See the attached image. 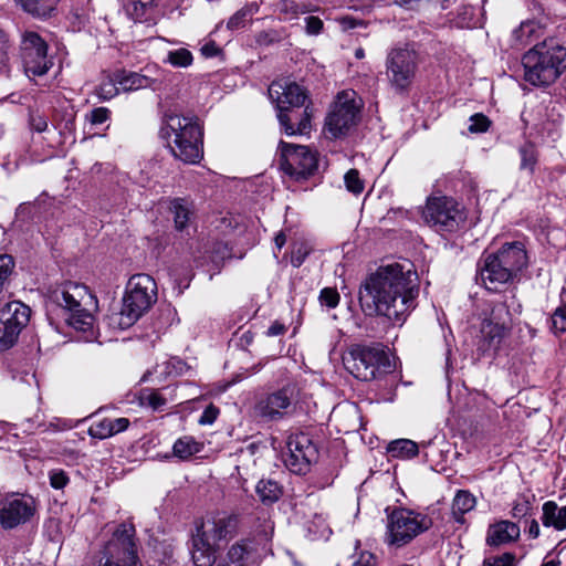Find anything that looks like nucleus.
Masks as SVG:
<instances>
[{
  "instance_id": "obj_1",
  "label": "nucleus",
  "mask_w": 566,
  "mask_h": 566,
  "mask_svg": "<svg viewBox=\"0 0 566 566\" xmlns=\"http://www.w3.org/2000/svg\"><path fill=\"white\" fill-rule=\"evenodd\" d=\"M418 275L403 264L392 263L381 266L370 275L359 291V302L368 315L386 316L401 326L416 307Z\"/></svg>"
},
{
  "instance_id": "obj_2",
  "label": "nucleus",
  "mask_w": 566,
  "mask_h": 566,
  "mask_svg": "<svg viewBox=\"0 0 566 566\" xmlns=\"http://www.w3.org/2000/svg\"><path fill=\"white\" fill-rule=\"evenodd\" d=\"M240 530L239 516L228 512L208 513L192 532L191 557L196 566H212L216 554L233 539Z\"/></svg>"
},
{
  "instance_id": "obj_3",
  "label": "nucleus",
  "mask_w": 566,
  "mask_h": 566,
  "mask_svg": "<svg viewBox=\"0 0 566 566\" xmlns=\"http://www.w3.org/2000/svg\"><path fill=\"white\" fill-rule=\"evenodd\" d=\"M160 132L175 158L185 164H198L202 159V128L196 117L166 113Z\"/></svg>"
},
{
  "instance_id": "obj_4",
  "label": "nucleus",
  "mask_w": 566,
  "mask_h": 566,
  "mask_svg": "<svg viewBox=\"0 0 566 566\" xmlns=\"http://www.w3.org/2000/svg\"><path fill=\"white\" fill-rule=\"evenodd\" d=\"M269 96L276 105L277 119L286 135H304L311 129L307 107L302 113L290 111L303 106L306 99V94L298 84L286 78L274 81L269 87Z\"/></svg>"
},
{
  "instance_id": "obj_5",
  "label": "nucleus",
  "mask_w": 566,
  "mask_h": 566,
  "mask_svg": "<svg viewBox=\"0 0 566 566\" xmlns=\"http://www.w3.org/2000/svg\"><path fill=\"white\" fill-rule=\"evenodd\" d=\"M522 63L528 83L548 85L566 69V46L556 39H546L527 51Z\"/></svg>"
},
{
  "instance_id": "obj_6",
  "label": "nucleus",
  "mask_w": 566,
  "mask_h": 566,
  "mask_svg": "<svg viewBox=\"0 0 566 566\" xmlns=\"http://www.w3.org/2000/svg\"><path fill=\"white\" fill-rule=\"evenodd\" d=\"M52 301L65 313V321L76 331L92 328L97 301L88 289L80 283L66 282L52 292Z\"/></svg>"
},
{
  "instance_id": "obj_7",
  "label": "nucleus",
  "mask_w": 566,
  "mask_h": 566,
  "mask_svg": "<svg viewBox=\"0 0 566 566\" xmlns=\"http://www.w3.org/2000/svg\"><path fill=\"white\" fill-rule=\"evenodd\" d=\"M157 285L148 274L133 275L125 289L118 325L125 329L134 325L156 302Z\"/></svg>"
},
{
  "instance_id": "obj_8",
  "label": "nucleus",
  "mask_w": 566,
  "mask_h": 566,
  "mask_svg": "<svg viewBox=\"0 0 566 566\" xmlns=\"http://www.w3.org/2000/svg\"><path fill=\"white\" fill-rule=\"evenodd\" d=\"M512 331V319L506 302H496L482 313L475 345L482 354L495 353Z\"/></svg>"
},
{
  "instance_id": "obj_9",
  "label": "nucleus",
  "mask_w": 566,
  "mask_h": 566,
  "mask_svg": "<svg viewBox=\"0 0 566 566\" xmlns=\"http://www.w3.org/2000/svg\"><path fill=\"white\" fill-rule=\"evenodd\" d=\"M343 364L348 373L363 381L377 379L391 368L387 354L379 348L353 346L344 356Z\"/></svg>"
},
{
  "instance_id": "obj_10",
  "label": "nucleus",
  "mask_w": 566,
  "mask_h": 566,
  "mask_svg": "<svg viewBox=\"0 0 566 566\" xmlns=\"http://www.w3.org/2000/svg\"><path fill=\"white\" fill-rule=\"evenodd\" d=\"M418 70V54L408 46L391 49L386 57V75L391 87L406 92L412 84Z\"/></svg>"
},
{
  "instance_id": "obj_11",
  "label": "nucleus",
  "mask_w": 566,
  "mask_h": 566,
  "mask_svg": "<svg viewBox=\"0 0 566 566\" xmlns=\"http://www.w3.org/2000/svg\"><path fill=\"white\" fill-rule=\"evenodd\" d=\"M359 116V104L354 91L338 93L325 120V130L332 138H338L356 125Z\"/></svg>"
},
{
  "instance_id": "obj_12",
  "label": "nucleus",
  "mask_w": 566,
  "mask_h": 566,
  "mask_svg": "<svg viewBox=\"0 0 566 566\" xmlns=\"http://www.w3.org/2000/svg\"><path fill=\"white\" fill-rule=\"evenodd\" d=\"M133 535L132 526L119 525L104 547L97 566H137L138 556Z\"/></svg>"
},
{
  "instance_id": "obj_13",
  "label": "nucleus",
  "mask_w": 566,
  "mask_h": 566,
  "mask_svg": "<svg viewBox=\"0 0 566 566\" xmlns=\"http://www.w3.org/2000/svg\"><path fill=\"white\" fill-rule=\"evenodd\" d=\"M281 169L295 180H304L317 169V156L307 146L280 143Z\"/></svg>"
},
{
  "instance_id": "obj_14",
  "label": "nucleus",
  "mask_w": 566,
  "mask_h": 566,
  "mask_svg": "<svg viewBox=\"0 0 566 566\" xmlns=\"http://www.w3.org/2000/svg\"><path fill=\"white\" fill-rule=\"evenodd\" d=\"M427 224L437 231H454L463 221L462 211L455 200L448 197H430L422 211Z\"/></svg>"
},
{
  "instance_id": "obj_15",
  "label": "nucleus",
  "mask_w": 566,
  "mask_h": 566,
  "mask_svg": "<svg viewBox=\"0 0 566 566\" xmlns=\"http://www.w3.org/2000/svg\"><path fill=\"white\" fill-rule=\"evenodd\" d=\"M286 448L287 452L284 455V464L295 474H306L311 465L317 461V446L306 432L290 434L286 441Z\"/></svg>"
},
{
  "instance_id": "obj_16",
  "label": "nucleus",
  "mask_w": 566,
  "mask_h": 566,
  "mask_svg": "<svg viewBox=\"0 0 566 566\" xmlns=\"http://www.w3.org/2000/svg\"><path fill=\"white\" fill-rule=\"evenodd\" d=\"M429 527L424 516L409 510H396L388 525L390 543L403 545Z\"/></svg>"
},
{
  "instance_id": "obj_17",
  "label": "nucleus",
  "mask_w": 566,
  "mask_h": 566,
  "mask_svg": "<svg viewBox=\"0 0 566 566\" xmlns=\"http://www.w3.org/2000/svg\"><path fill=\"white\" fill-rule=\"evenodd\" d=\"M46 53L48 45L38 33L28 31L23 34L22 59L28 76L44 75L52 67L53 62Z\"/></svg>"
},
{
  "instance_id": "obj_18",
  "label": "nucleus",
  "mask_w": 566,
  "mask_h": 566,
  "mask_svg": "<svg viewBox=\"0 0 566 566\" xmlns=\"http://www.w3.org/2000/svg\"><path fill=\"white\" fill-rule=\"evenodd\" d=\"M35 512V501L31 496L12 495L0 501V524L11 530L27 523Z\"/></svg>"
},
{
  "instance_id": "obj_19",
  "label": "nucleus",
  "mask_w": 566,
  "mask_h": 566,
  "mask_svg": "<svg viewBox=\"0 0 566 566\" xmlns=\"http://www.w3.org/2000/svg\"><path fill=\"white\" fill-rule=\"evenodd\" d=\"M293 398V388L283 387L261 397L255 403L254 413L263 420L277 421L289 413Z\"/></svg>"
},
{
  "instance_id": "obj_20",
  "label": "nucleus",
  "mask_w": 566,
  "mask_h": 566,
  "mask_svg": "<svg viewBox=\"0 0 566 566\" xmlns=\"http://www.w3.org/2000/svg\"><path fill=\"white\" fill-rule=\"evenodd\" d=\"M259 559V542L242 538L233 543L223 556L216 558L214 566H255Z\"/></svg>"
},
{
  "instance_id": "obj_21",
  "label": "nucleus",
  "mask_w": 566,
  "mask_h": 566,
  "mask_svg": "<svg viewBox=\"0 0 566 566\" xmlns=\"http://www.w3.org/2000/svg\"><path fill=\"white\" fill-rule=\"evenodd\" d=\"M494 253L483 255L479 268V274L482 284L489 291H497L502 285L513 281L511 272L501 262Z\"/></svg>"
},
{
  "instance_id": "obj_22",
  "label": "nucleus",
  "mask_w": 566,
  "mask_h": 566,
  "mask_svg": "<svg viewBox=\"0 0 566 566\" xmlns=\"http://www.w3.org/2000/svg\"><path fill=\"white\" fill-rule=\"evenodd\" d=\"M494 254L513 277L527 265V253L521 242L505 243Z\"/></svg>"
},
{
  "instance_id": "obj_23",
  "label": "nucleus",
  "mask_w": 566,
  "mask_h": 566,
  "mask_svg": "<svg viewBox=\"0 0 566 566\" xmlns=\"http://www.w3.org/2000/svg\"><path fill=\"white\" fill-rule=\"evenodd\" d=\"M521 530L511 521H499L488 528L485 542L489 546L499 547L511 544L520 538Z\"/></svg>"
},
{
  "instance_id": "obj_24",
  "label": "nucleus",
  "mask_w": 566,
  "mask_h": 566,
  "mask_svg": "<svg viewBox=\"0 0 566 566\" xmlns=\"http://www.w3.org/2000/svg\"><path fill=\"white\" fill-rule=\"evenodd\" d=\"M160 0H124V10L135 22L154 21L158 15Z\"/></svg>"
},
{
  "instance_id": "obj_25",
  "label": "nucleus",
  "mask_w": 566,
  "mask_h": 566,
  "mask_svg": "<svg viewBox=\"0 0 566 566\" xmlns=\"http://www.w3.org/2000/svg\"><path fill=\"white\" fill-rule=\"evenodd\" d=\"M129 426L127 418H104L94 420L88 428V434L95 439H107L114 434L125 431Z\"/></svg>"
},
{
  "instance_id": "obj_26",
  "label": "nucleus",
  "mask_w": 566,
  "mask_h": 566,
  "mask_svg": "<svg viewBox=\"0 0 566 566\" xmlns=\"http://www.w3.org/2000/svg\"><path fill=\"white\" fill-rule=\"evenodd\" d=\"M31 310L25 304L14 301L0 311L1 324H9L22 331L30 319Z\"/></svg>"
},
{
  "instance_id": "obj_27",
  "label": "nucleus",
  "mask_w": 566,
  "mask_h": 566,
  "mask_svg": "<svg viewBox=\"0 0 566 566\" xmlns=\"http://www.w3.org/2000/svg\"><path fill=\"white\" fill-rule=\"evenodd\" d=\"M542 524L555 531L566 530V505L559 506L554 501H546L542 506Z\"/></svg>"
},
{
  "instance_id": "obj_28",
  "label": "nucleus",
  "mask_w": 566,
  "mask_h": 566,
  "mask_svg": "<svg viewBox=\"0 0 566 566\" xmlns=\"http://www.w3.org/2000/svg\"><path fill=\"white\" fill-rule=\"evenodd\" d=\"M61 0H14L25 13L36 19H48L55 12Z\"/></svg>"
},
{
  "instance_id": "obj_29",
  "label": "nucleus",
  "mask_w": 566,
  "mask_h": 566,
  "mask_svg": "<svg viewBox=\"0 0 566 566\" xmlns=\"http://www.w3.org/2000/svg\"><path fill=\"white\" fill-rule=\"evenodd\" d=\"M542 34L541 25L535 21H525L512 32V45L525 46L537 40Z\"/></svg>"
},
{
  "instance_id": "obj_30",
  "label": "nucleus",
  "mask_w": 566,
  "mask_h": 566,
  "mask_svg": "<svg viewBox=\"0 0 566 566\" xmlns=\"http://www.w3.org/2000/svg\"><path fill=\"white\" fill-rule=\"evenodd\" d=\"M203 450V443L191 436H184L177 439L172 446V454L179 460H189L191 457Z\"/></svg>"
},
{
  "instance_id": "obj_31",
  "label": "nucleus",
  "mask_w": 566,
  "mask_h": 566,
  "mask_svg": "<svg viewBox=\"0 0 566 566\" xmlns=\"http://www.w3.org/2000/svg\"><path fill=\"white\" fill-rule=\"evenodd\" d=\"M119 91L130 92L150 85V78L136 72L122 71L116 73Z\"/></svg>"
},
{
  "instance_id": "obj_32",
  "label": "nucleus",
  "mask_w": 566,
  "mask_h": 566,
  "mask_svg": "<svg viewBox=\"0 0 566 566\" xmlns=\"http://www.w3.org/2000/svg\"><path fill=\"white\" fill-rule=\"evenodd\" d=\"M24 426V431L29 432H32L33 429H39L42 432H57L69 428V424L64 420L54 418L53 420L46 422L43 419H40L39 415H35L33 419H27Z\"/></svg>"
},
{
  "instance_id": "obj_33",
  "label": "nucleus",
  "mask_w": 566,
  "mask_h": 566,
  "mask_svg": "<svg viewBox=\"0 0 566 566\" xmlns=\"http://www.w3.org/2000/svg\"><path fill=\"white\" fill-rule=\"evenodd\" d=\"M475 506V497L469 491H459L452 503V514L457 521H461L462 516L473 510Z\"/></svg>"
},
{
  "instance_id": "obj_34",
  "label": "nucleus",
  "mask_w": 566,
  "mask_h": 566,
  "mask_svg": "<svg viewBox=\"0 0 566 566\" xmlns=\"http://www.w3.org/2000/svg\"><path fill=\"white\" fill-rule=\"evenodd\" d=\"M255 491L263 503L276 502L282 494L279 483L271 479L260 480L255 486Z\"/></svg>"
},
{
  "instance_id": "obj_35",
  "label": "nucleus",
  "mask_w": 566,
  "mask_h": 566,
  "mask_svg": "<svg viewBox=\"0 0 566 566\" xmlns=\"http://www.w3.org/2000/svg\"><path fill=\"white\" fill-rule=\"evenodd\" d=\"M388 452L394 458L409 459L418 453V444L409 439H399L389 443Z\"/></svg>"
},
{
  "instance_id": "obj_36",
  "label": "nucleus",
  "mask_w": 566,
  "mask_h": 566,
  "mask_svg": "<svg viewBox=\"0 0 566 566\" xmlns=\"http://www.w3.org/2000/svg\"><path fill=\"white\" fill-rule=\"evenodd\" d=\"M176 228L182 230L189 222L191 211L186 200L177 198L170 203Z\"/></svg>"
},
{
  "instance_id": "obj_37",
  "label": "nucleus",
  "mask_w": 566,
  "mask_h": 566,
  "mask_svg": "<svg viewBox=\"0 0 566 566\" xmlns=\"http://www.w3.org/2000/svg\"><path fill=\"white\" fill-rule=\"evenodd\" d=\"M164 62L169 63L174 67H188L192 64L193 56L189 50L180 48L169 51Z\"/></svg>"
},
{
  "instance_id": "obj_38",
  "label": "nucleus",
  "mask_w": 566,
  "mask_h": 566,
  "mask_svg": "<svg viewBox=\"0 0 566 566\" xmlns=\"http://www.w3.org/2000/svg\"><path fill=\"white\" fill-rule=\"evenodd\" d=\"M95 93L97 97L103 101H107L116 96L119 93L117 75L115 74L114 76L103 78L96 87Z\"/></svg>"
},
{
  "instance_id": "obj_39",
  "label": "nucleus",
  "mask_w": 566,
  "mask_h": 566,
  "mask_svg": "<svg viewBox=\"0 0 566 566\" xmlns=\"http://www.w3.org/2000/svg\"><path fill=\"white\" fill-rule=\"evenodd\" d=\"M521 155V169H526L533 172L537 161L536 150L533 145L527 144L520 148Z\"/></svg>"
},
{
  "instance_id": "obj_40",
  "label": "nucleus",
  "mask_w": 566,
  "mask_h": 566,
  "mask_svg": "<svg viewBox=\"0 0 566 566\" xmlns=\"http://www.w3.org/2000/svg\"><path fill=\"white\" fill-rule=\"evenodd\" d=\"M14 260L11 255H0V292L2 291L4 284L9 281L14 270Z\"/></svg>"
},
{
  "instance_id": "obj_41",
  "label": "nucleus",
  "mask_w": 566,
  "mask_h": 566,
  "mask_svg": "<svg viewBox=\"0 0 566 566\" xmlns=\"http://www.w3.org/2000/svg\"><path fill=\"white\" fill-rule=\"evenodd\" d=\"M344 181L348 191L358 195L364 190V182L359 178V172L356 169L348 170L344 176Z\"/></svg>"
},
{
  "instance_id": "obj_42",
  "label": "nucleus",
  "mask_w": 566,
  "mask_h": 566,
  "mask_svg": "<svg viewBox=\"0 0 566 566\" xmlns=\"http://www.w3.org/2000/svg\"><path fill=\"white\" fill-rule=\"evenodd\" d=\"M532 510V501L528 496H518L512 507V516L514 518H523L530 514Z\"/></svg>"
},
{
  "instance_id": "obj_43",
  "label": "nucleus",
  "mask_w": 566,
  "mask_h": 566,
  "mask_svg": "<svg viewBox=\"0 0 566 566\" xmlns=\"http://www.w3.org/2000/svg\"><path fill=\"white\" fill-rule=\"evenodd\" d=\"M145 400L155 411H160L168 402V398L165 392L161 391H150L145 396Z\"/></svg>"
},
{
  "instance_id": "obj_44",
  "label": "nucleus",
  "mask_w": 566,
  "mask_h": 566,
  "mask_svg": "<svg viewBox=\"0 0 566 566\" xmlns=\"http://www.w3.org/2000/svg\"><path fill=\"white\" fill-rule=\"evenodd\" d=\"M310 247L306 243H298L293 247L291 253V263L294 268H298L310 254Z\"/></svg>"
},
{
  "instance_id": "obj_45",
  "label": "nucleus",
  "mask_w": 566,
  "mask_h": 566,
  "mask_svg": "<svg viewBox=\"0 0 566 566\" xmlns=\"http://www.w3.org/2000/svg\"><path fill=\"white\" fill-rule=\"evenodd\" d=\"M483 566H515V555L504 553L499 556H490L484 559Z\"/></svg>"
},
{
  "instance_id": "obj_46",
  "label": "nucleus",
  "mask_w": 566,
  "mask_h": 566,
  "mask_svg": "<svg viewBox=\"0 0 566 566\" xmlns=\"http://www.w3.org/2000/svg\"><path fill=\"white\" fill-rule=\"evenodd\" d=\"M552 328L555 333L566 332V305L555 310L552 316Z\"/></svg>"
},
{
  "instance_id": "obj_47",
  "label": "nucleus",
  "mask_w": 566,
  "mask_h": 566,
  "mask_svg": "<svg viewBox=\"0 0 566 566\" xmlns=\"http://www.w3.org/2000/svg\"><path fill=\"white\" fill-rule=\"evenodd\" d=\"M49 479L51 486L56 490H62L70 482L69 475L61 469L51 470Z\"/></svg>"
},
{
  "instance_id": "obj_48",
  "label": "nucleus",
  "mask_w": 566,
  "mask_h": 566,
  "mask_svg": "<svg viewBox=\"0 0 566 566\" xmlns=\"http://www.w3.org/2000/svg\"><path fill=\"white\" fill-rule=\"evenodd\" d=\"M490 126L489 118L483 114H474L470 117L469 130L471 133H484Z\"/></svg>"
},
{
  "instance_id": "obj_49",
  "label": "nucleus",
  "mask_w": 566,
  "mask_h": 566,
  "mask_svg": "<svg viewBox=\"0 0 566 566\" xmlns=\"http://www.w3.org/2000/svg\"><path fill=\"white\" fill-rule=\"evenodd\" d=\"M319 301L323 305L334 308L339 303V294L335 289L325 287L321 291Z\"/></svg>"
},
{
  "instance_id": "obj_50",
  "label": "nucleus",
  "mask_w": 566,
  "mask_h": 566,
  "mask_svg": "<svg viewBox=\"0 0 566 566\" xmlns=\"http://www.w3.org/2000/svg\"><path fill=\"white\" fill-rule=\"evenodd\" d=\"M109 118V109L106 107H96L86 115V119L92 125H99Z\"/></svg>"
},
{
  "instance_id": "obj_51",
  "label": "nucleus",
  "mask_w": 566,
  "mask_h": 566,
  "mask_svg": "<svg viewBox=\"0 0 566 566\" xmlns=\"http://www.w3.org/2000/svg\"><path fill=\"white\" fill-rule=\"evenodd\" d=\"M160 367H163L161 373L167 375H180L185 369V363L180 359L174 358L167 363H164Z\"/></svg>"
},
{
  "instance_id": "obj_52",
  "label": "nucleus",
  "mask_w": 566,
  "mask_h": 566,
  "mask_svg": "<svg viewBox=\"0 0 566 566\" xmlns=\"http://www.w3.org/2000/svg\"><path fill=\"white\" fill-rule=\"evenodd\" d=\"M9 38L3 31H0V69L7 65L9 60Z\"/></svg>"
},
{
  "instance_id": "obj_53",
  "label": "nucleus",
  "mask_w": 566,
  "mask_h": 566,
  "mask_svg": "<svg viewBox=\"0 0 566 566\" xmlns=\"http://www.w3.org/2000/svg\"><path fill=\"white\" fill-rule=\"evenodd\" d=\"M219 415V410L213 405H209L199 418L200 424H212Z\"/></svg>"
},
{
  "instance_id": "obj_54",
  "label": "nucleus",
  "mask_w": 566,
  "mask_h": 566,
  "mask_svg": "<svg viewBox=\"0 0 566 566\" xmlns=\"http://www.w3.org/2000/svg\"><path fill=\"white\" fill-rule=\"evenodd\" d=\"M248 13L247 11L240 10L234 13L228 21L227 25L231 30L240 29L244 25L247 21Z\"/></svg>"
},
{
  "instance_id": "obj_55",
  "label": "nucleus",
  "mask_w": 566,
  "mask_h": 566,
  "mask_svg": "<svg viewBox=\"0 0 566 566\" xmlns=\"http://www.w3.org/2000/svg\"><path fill=\"white\" fill-rule=\"evenodd\" d=\"M305 22H306V32L308 34H313V35L318 34L323 29V21L317 17L310 15V17L305 18Z\"/></svg>"
},
{
  "instance_id": "obj_56",
  "label": "nucleus",
  "mask_w": 566,
  "mask_h": 566,
  "mask_svg": "<svg viewBox=\"0 0 566 566\" xmlns=\"http://www.w3.org/2000/svg\"><path fill=\"white\" fill-rule=\"evenodd\" d=\"M30 125L35 132L42 133L48 128V120L40 114H32L30 116Z\"/></svg>"
},
{
  "instance_id": "obj_57",
  "label": "nucleus",
  "mask_w": 566,
  "mask_h": 566,
  "mask_svg": "<svg viewBox=\"0 0 566 566\" xmlns=\"http://www.w3.org/2000/svg\"><path fill=\"white\" fill-rule=\"evenodd\" d=\"M376 557L369 552H363L353 566H375Z\"/></svg>"
},
{
  "instance_id": "obj_58",
  "label": "nucleus",
  "mask_w": 566,
  "mask_h": 566,
  "mask_svg": "<svg viewBox=\"0 0 566 566\" xmlns=\"http://www.w3.org/2000/svg\"><path fill=\"white\" fill-rule=\"evenodd\" d=\"M286 331V327L284 324L275 321L271 324V326L266 331L268 336H279L283 335Z\"/></svg>"
},
{
  "instance_id": "obj_59",
  "label": "nucleus",
  "mask_w": 566,
  "mask_h": 566,
  "mask_svg": "<svg viewBox=\"0 0 566 566\" xmlns=\"http://www.w3.org/2000/svg\"><path fill=\"white\" fill-rule=\"evenodd\" d=\"M281 11L291 13L292 17H296L300 13V7L294 1L286 0L282 2Z\"/></svg>"
},
{
  "instance_id": "obj_60",
  "label": "nucleus",
  "mask_w": 566,
  "mask_h": 566,
  "mask_svg": "<svg viewBox=\"0 0 566 566\" xmlns=\"http://www.w3.org/2000/svg\"><path fill=\"white\" fill-rule=\"evenodd\" d=\"M421 1L422 0H394V3L406 10H416Z\"/></svg>"
},
{
  "instance_id": "obj_61",
  "label": "nucleus",
  "mask_w": 566,
  "mask_h": 566,
  "mask_svg": "<svg viewBox=\"0 0 566 566\" xmlns=\"http://www.w3.org/2000/svg\"><path fill=\"white\" fill-rule=\"evenodd\" d=\"M530 537L537 538L541 534L539 524L536 520H532L526 531Z\"/></svg>"
},
{
  "instance_id": "obj_62",
  "label": "nucleus",
  "mask_w": 566,
  "mask_h": 566,
  "mask_svg": "<svg viewBox=\"0 0 566 566\" xmlns=\"http://www.w3.org/2000/svg\"><path fill=\"white\" fill-rule=\"evenodd\" d=\"M273 533V524L270 521H264V527L262 534H260V541L266 542L270 539Z\"/></svg>"
},
{
  "instance_id": "obj_63",
  "label": "nucleus",
  "mask_w": 566,
  "mask_h": 566,
  "mask_svg": "<svg viewBox=\"0 0 566 566\" xmlns=\"http://www.w3.org/2000/svg\"><path fill=\"white\" fill-rule=\"evenodd\" d=\"M201 53L206 57H212L218 54V48L216 46L214 43H208L201 48Z\"/></svg>"
},
{
  "instance_id": "obj_64",
  "label": "nucleus",
  "mask_w": 566,
  "mask_h": 566,
  "mask_svg": "<svg viewBox=\"0 0 566 566\" xmlns=\"http://www.w3.org/2000/svg\"><path fill=\"white\" fill-rule=\"evenodd\" d=\"M274 243L277 250H281L286 243V237L283 232H279L274 238Z\"/></svg>"
}]
</instances>
